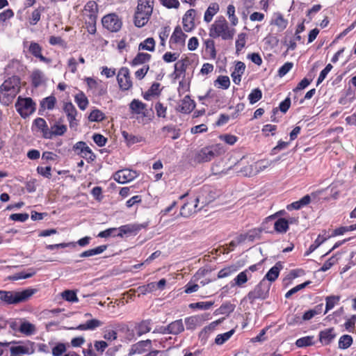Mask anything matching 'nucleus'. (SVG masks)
Instances as JSON below:
<instances>
[{
  "mask_svg": "<svg viewBox=\"0 0 356 356\" xmlns=\"http://www.w3.org/2000/svg\"><path fill=\"white\" fill-rule=\"evenodd\" d=\"M21 83L19 77L13 76L6 79L0 87V100L6 105L13 102L19 92Z\"/></svg>",
  "mask_w": 356,
  "mask_h": 356,
  "instance_id": "f257e3e1",
  "label": "nucleus"
},
{
  "mask_svg": "<svg viewBox=\"0 0 356 356\" xmlns=\"http://www.w3.org/2000/svg\"><path fill=\"white\" fill-rule=\"evenodd\" d=\"M153 4V0H138L137 10L135 14V22L148 20L152 13Z\"/></svg>",
  "mask_w": 356,
  "mask_h": 356,
  "instance_id": "f03ea898",
  "label": "nucleus"
},
{
  "mask_svg": "<svg viewBox=\"0 0 356 356\" xmlns=\"http://www.w3.org/2000/svg\"><path fill=\"white\" fill-rule=\"evenodd\" d=\"M234 29L228 24H213L210 29V35L213 38L222 37L224 40L232 38Z\"/></svg>",
  "mask_w": 356,
  "mask_h": 356,
  "instance_id": "7ed1b4c3",
  "label": "nucleus"
},
{
  "mask_svg": "<svg viewBox=\"0 0 356 356\" xmlns=\"http://www.w3.org/2000/svg\"><path fill=\"white\" fill-rule=\"evenodd\" d=\"M221 153V148L218 145L204 147L198 152L197 160L199 162H208L220 155Z\"/></svg>",
  "mask_w": 356,
  "mask_h": 356,
  "instance_id": "20e7f679",
  "label": "nucleus"
},
{
  "mask_svg": "<svg viewBox=\"0 0 356 356\" xmlns=\"http://www.w3.org/2000/svg\"><path fill=\"white\" fill-rule=\"evenodd\" d=\"M269 286H266V281L263 279L254 289L248 294V298L250 302L257 299H265L268 295Z\"/></svg>",
  "mask_w": 356,
  "mask_h": 356,
  "instance_id": "39448f33",
  "label": "nucleus"
},
{
  "mask_svg": "<svg viewBox=\"0 0 356 356\" xmlns=\"http://www.w3.org/2000/svg\"><path fill=\"white\" fill-rule=\"evenodd\" d=\"M22 301V291H6L0 290V302L5 305L17 304Z\"/></svg>",
  "mask_w": 356,
  "mask_h": 356,
  "instance_id": "423d86ee",
  "label": "nucleus"
},
{
  "mask_svg": "<svg viewBox=\"0 0 356 356\" xmlns=\"http://www.w3.org/2000/svg\"><path fill=\"white\" fill-rule=\"evenodd\" d=\"M138 176V173L130 169H122L117 171L114 175V179L120 184H126L134 180Z\"/></svg>",
  "mask_w": 356,
  "mask_h": 356,
  "instance_id": "0eeeda50",
  "label": "nucleus"
},
{
  "mask_svg": "<svg viewBox=\"0 0 356 356\" xmlns=\"http://www.w3.org/2000/svg\"><path fill=\"white\" fill-rule=\"evenodd\" d=\"M83 16L86 22H96L97 17V4L94 1H88L83 10Z\"/></svg>",
  "mask_w": 356,
  "mask_h": 356,
  "instance_id": "6e6552de",
  "label": "nucleus"
},
{
  "mask_svg": "<svg viewBox=\"0 0 356 356\" xmlns=\"http://www.w3.org/2000/svg\"><path fill=\"white\" fill-rule=\"evenodd\" d=\"M119 86L122 90H127L132 87L129 70L127 67H122L117 76Z\"/></svg>",
  "mask_w": 356,
  "mask_h": 356,
  "instance_id": "1a4fd4ad",
  "label": "nucleus"
},
{
  "mask_svg": "<svg viewBox=\"0 0 356 356\" xmlns=\"http://www.w3.org/2000/svg\"><path fill=\"white\" fill-rule=\"evenodd\" d=\"M73 149L76 152L77 154L87 160L94 161L95 159V155L85 142L79 141L76 143L74 145Z\"/></svg>",
  "mask_w": 356,
  "mask_h": 356,
  "instance_id": "9d476101",
  "label": "nucleus"
},
{
  "mask_svg": "<svg viewBox=\"0 0 356 356\" xmlns=\"http://www.w3.org/2000/svg\"><path fill=\"white\" fill-rule=\"evenodd\" d=\"M280 160V159H276L273 161H260L259 163H255L254 165H250L244 168V171L245 172V175L252 176L258 172L264 170L268 167L270 166L273 162H277Z\"/></svg>",
  "mask_w": 356,
  "mask_h": 356,
  "instance_id": "9b49d317",
  "label": "nucleus"
},
{
  "mask_svg": "<svg viewBox=\"0 0 356 356\" xmlns=\"http://www.w3.org/2000/svg\"><path fill=\"white\" fill-rule=\"evenodd\" d=\"M152 348V341L150 339L140 341L131 346L129 355H140Z\"/></svg>",
  "mask_w": 356,
  "mask_h": 356,
  "instance_id": "f8f14e48",
  "label": "nucleus"
},
{
  "mask_svg": "<svg viewBox=\"0 0 356 356\" xmlns=\"http://www.w3.org/2000/svg\"><path fill=\"white\" fill-rule=\"evenodd\" d=\"M66 131L67 126L57 122L49 129V131H46L45 138L51 139L55 136H63Z\"/></svg>",
  "mask_w": 356,
  "mask_h": 356,
  "instance_id": "ddd939ff",
  "label": "nucleus"
},
{
  "mask_svg": "<svg viewBox=\"0 0 356 356\" xmlns=\"http://www.w3.org/2000/svg\"><path fill=\"white\" fill-rule=\"evenodd\" d=\"M63 109L67 115L70 128L76 127L77 125L76 120L77 111L74 106L71 102H68L65 104Z\"/></svg>",
  "mask_w": 356,
  "mask_h": 356,
  "instance_id": "4468645a",
  "label": "nucleus"
},
{
  "mask_svg": "<svg viewBox=\"0 0 356 356\" xmlns=\"http://www.w3.org/2000/svg\"><path fill=\"white\" fill-rule=\"evenodd\" d=\"M195 107V102L188 95H186L181 101L177 110L183 113H190Z\"/></svg>",
  "mask_w": 356,
  "mask_h": 356,
  "instance_id": "2eb2a0df",
  "label": "nucleus"
},
{
  "mask_svg": "<svg viewBox=\"0 0 356 356\" xmlns=\"http://www.w3.org/2000/svg\"><path fill=\"white\" fill-rule=\"evenodd\" d=\"M186 38V35L182 31L181 27L177 26L171 35L170 43L177 46H183L185 43Z\"/></svg>",
  "mask_w": 356,
  "mask_h": 356,
  "instance_id": "dca6fc26",
  "label": "nucleus"
},
{
  "mask_svg": "<svg viewBox=\"0 0 356 356\" xmlns=\"http://www.w3.org/2000/svg\"><path fill=\"white\" fill-rule=\"evenodd\" d=\"M335 337L334 328H327L319 332V340L324 345L330 344Z\"/></svg>",
  "mask_w": 356,
  "mask_h": 356,
  "instance_id": "f3484780",
  "label": "nucleus"
},
{
  "mask_svg": "<svg viewBox=\"0 0 356 356\" xmlns=\"http://www.w3.org/2000/svg\"><path fill=\"white\" fill-rule=\"evenodd\" d=\"M152 321L150 319L143 320L134 326V330L138 337H140L151 331Z\"/></svg>",
  "mask_w": 356,
  "mask_h": 356,
  "instance_id": "a211bd4d",
  "label": "nucleus"
},
{
  "mask_svg": "<svg viewBox=\"0 0 356 356\" xmlns=\"http://www.w3.org/2000/svg\"><path fill=\"white\" fill-rule=\"evenodd\" d=\"M245 65L243 62L238 61L236 63L234 70L231 74V76L235 84L238 85L241 81V75L244 73Z\"/></svg>",
  "mask_w": 356,
  "mask_h": 356,
  "instance_id": "6ab92c4d",
  "label": "nucleus"
},
{
  "mask_svg": "<svg viewBox=\"0 0 356 356\" xmlns=\"http://www.w3.org/2000/svg\"><path fill=\"white\" fill-rule=\"evenodd\" d=\"M129 108L134 114H141L146 116L147 105L138 99H134L129 104Z\"/></svg>",
  "mask_w": 356,
  "mask_h": 356,
  "instance_id": "aec40b11",
  "label": "nucleus"
},
{
  "mask_svg": "<svg viewBox=\"0 0 356 356\" xmlns=\"http://www.w3.org/2000/svg\"><path fill=\"white\" fill-rule=\"evenodd\" d=\"M199 202V199L195 200V204L187 202L184 204L181 208L180 215L183 217H189L197 211V207Z\"/></svg>",
  "mask_w": 356,
  "mask_h": 356,
  "instance_id": "412c9836",
  "label": "nucleus"
},
{
  "mask_svg": "<svg viewBox=\"0 0 356 356\" xmlns=\"http://www.w3.org/2000/svg\"><path fill=\"white\" fill-rule=\"evenodd\" d=\"M103 323L97 319H91L86 321L85 323L79 325L75 329L79 330H95L96 328L100 327ZM70 329H74L71 327Z\"/></svg>",
  "mask_w": 356,
  "mask_h": 356,
  "instance_id": "4be33fe9",
  "label": "nucleus"
},
{
  "mask_svg": "<svg viewBox=\"0 0 356 356\" xmlns=\"http://www.w3.org/2000/svg\"><path fill=\"white\" fill-rule=\"evenodd\" d=\"M29 51L35 58H38L40 61L44 63L49 62L48 58L42 55V47L39 45V44L36 42H31L29 47Z\"/></svg>",
  "mask_w": 356,
  "mask_h": 356,
  "instance_id": "5701e85b",
  "label": "nucleus"
},
{
  "mask_svg": "<svg viewBox=\"0 0 356 356\" xmlns=\"http://www.w3.org/2000/svg\"><path fill=\"white\" fill-rule=\"evenodd\" d=\"M56 103V99L53 95L44 98L40 102L39 114L42 115L41 111H44L45 109L52 110L54 108Z\"/></svg>",
  "mask_w": 356,
  "mask_h": 356,
  "instance_id": "b1692460",
  "label": "nucleus"
},
{
  "mask_svg": "<svg viewBox=\"0 0 356 356\" xmlns=\"http://www.w3.org/2000/svg\"><path fill=\"white\" fill-rule=\"evenodd\" d=\"M169 334H178L184 330V326L181 319L175 321L170 323L168 326Z\"/></svg>",
  "mask_w": 356,
  "mask_h": 356,
  "instance_id": "393cba45",
  "label": "nucleus"
},
{
  "mask_svg": "<svg viewBox=\"0 0 356 356\" xmlns=\"http://www.w3.org/2000/svg\"><path fill=\"white\" fill-rule=\"evenodd\" d=\"M250 277L248 275V271H242L241 272L232 282H231V286L232 287L234 286H239L241 287L243 286L244 284H245L248 280Z\"/></svg>",
  "mask_w": 356,
  "mask_h": 356,
  "instance_id": "a878e982",
  "label": "nucleus"
},
{
  "mask_svg": "<svg viewBox=\"0 0 356 356\" xmlns=\"http://www.w3.org/2000/svg\"><path fill=\"white\" fill-rule=\"evenodd\" d=\"M36 109V104L30 97L24 98V118L33 114Z\"/></svg>",
  "mask_w": 356,
  "mask_h": 356,
  "instance_id": "bb28decb",
  "label": "nucleus"
},
{
  "mask_svg": "<svg viewBox=\"0 0 356 356\" xmlns=\"http://www.w3.org/2000/svg\"><path fill=\"white\" fill-rule=\"evenodd\" d=\"M144 227L142 225H126L119 227L120 233L118 236H122L124 234L136 232Z\"/></svg>",
  "mask_w": 356,
  "mask_h": 356,
  "instance_id": "cd10ccee",
  "label": "nucleus"
},
{
  "mask_svg": "<svg viewBox=\"0 0 356 356\" xmlns=\"http://www.w3.org/2000/svg\"><path fill=\"white\" fill-rule=\"evenodd\" d=\"M311 201L310 196L309 195H305L300 200L294 202L286 207L288 210L292 209H300L305 205H307Z\"/></svg>",
  "mask_w": 356,
  "mask_h": 356,
  "instance_id": "c85d7f7f",
  "label": "nucleus"
},
{
  "mask_svg": "<svg viewBox=\"0 0 356 356\" xmlns=\"http://www.w3.org/2000/svg\"><path fill=\"white\" fill-rule=\"evenodd\" d=\"M282 265L280 263H277L268 270L264 279H266L270 282H274L278 277Z\"/></svg>",
  "mask_w": 356,
  "mask_h": 356,
  "instance_id": "c756f323",
  "label": "nucleus"
},
{
  "mask_svg": "<svg viewBox=\"0 0 356 356\" xmlns=\"http://www.w3.org/2000/svg\"><path fill=\"white\" fill-rule=\"evenodd\" d=\"M37 129L40 131L42 136L45 138V132L46 131H49V128L46 121L42 118H37L33 120V129Z\"/></svg>",
  "mask_w": 356,
  "mask_h": 356,
  "instance_id": "7c9ffc66",
  "label": "nucleus"
},
{
  "mask_svg": "<svg viewBox=\"0 0 356 356\" xmlns=\"http://www.w3.org/2000/svg\"><path fill=\"white\" fill-rule=\"evenodd\" d=\"M274 229L278 233H286L289 229V221L285 218H279L274 224Z\"/></svg>",
  "mask_w": 356,
  "mask_h": 356,
  "instance_id": "2f4dec72",
  "label": "nucleus"
},
{
  "mask_svg": "<svg viewBox=\"0 0 356 356\" xmlns=\"http://www.w3.org/2000/svg\"><path fill=\"white\" fill-rule=\"evenodd\" d=\"M122 136L128 145L142 142L144 140L142 136L129 134L126 131H122Z\"/></svg>",
  "mask_w": 356,
  "mask_h": 356,
  "instance_id": "473e14b6",
  "label": "nucleus"
},
{
  "mask_svg": "<svg viewBox=\"0 0 356 356\" xmlns=\"http://www.w3.org/2000/svg\"><path fill=\"white\" fill-rule=\"evenodd\" d=\"M151 58V55L147 53H138L133 59L131 64L132 66L142 65L148 62Z\"/></svg>",
  "mask_w": 356,
  "mask_h": 356,
  "instance_id": "72a5a7b5",
  "label": "nucleus"
},
{
  "mask_svg": "<svg viewBox=\"0 0 356 356\" xmlns=\"http://www.w3.org/2000/svg\"><path fill=\"white\" fill-rule=\"evenodd\" d=\"M10 327L13 334L19 336L22 333V318H16L10 322Z\"/></svg>",
  "mask_w": 356,
  "mask_h": 356,
  "instance_id": "f704fd0d",
  "label": "nucleus"
},
{
  "mask_svg": "<svg viewBox=\"0 0 356 356\" xmlns=\"http://www.w3.org/2000/svg\"><path fill=\"white\" fill-rule=\"evenodd\" d=\"M314 336H307L302 338L298 339L296 341V345L299 348L307 347L309 346L314 345Z\"/></svg>",
  "mask_w": 356,
  "mask_h": 356,
  "instance_id": "c9c22d12",
  "label": "nucleus"
},
{
  "mask_svg": "<svg viewBox=\"0 0 356 356\" xmlns=\"http://www.w3.org/2000/svg\"><path fill=\"white\" fill-rule=\"evenodd\" d=\"M155 49V41L153 38H148L138 46L139 50L153 51Z\"/></svg>",
  "mask_w": 356,
  "mask_h": 356,
  "instance_id": "e433bc0d",
  "label": "nucleus"
},
{
  "mask_svg": "<svg viewBox=\"0 0 356 356\" xmlns=\"http://www.w3.org/2000/svg\"><path fill=\"white\" fill-rule=\"evenodd\" d=\"M75 102L81 110H85L88 104V100L83 92H81L75 95Z\"/></svg>",
  "mask_w": 356,
  "mask_h": 356,
  "instance_id": "4c0bfd02",
  "label": "nucleus"
},
{
  "mask_svg": "<svg viewBox=\"0 0 356 356\" xmlns=\"http://www.w3.org/2000/svg\"><path fill=\"white\" fill-rule=\"evenodd\" d=\"M235 330L232 329L225 333L218 334L215 339V343L217 345H222L231 338Z\"/></svg>",
  "mask_w": 356,
  "mask_h": 356,
  "instance_id": "58836bf2",
  "label": "nucleus"
},
{
  "mask_svg": "<svg viewBox=\"0 0 356 356\" xmlns=\"http://www.w3.org/2000/svg\"><path fill=\"white\" fill-rule=\"evenodd\" d=\"M323 305H318L314 309L307 311L302 316L303 321H308L316 315L320 314L322 311Z\"/></svg>",
  "mask_w": 356,
  "mask_h": 356,
  "instance_id": "ea45409f",
  "label": "nucleus"
},
{
  "mask_svg": "<svg viewBox=\"0 0 356 356\" xmlns=\"http://www.w3.org/2000/svg\"><path fill=\"white\" fill-rule=\"evenodd\" d=\"M353 343V338L350 335L344 334L339 340V348L340 349H346Z\"/></svg>",
  "mask_w": 356,
  "mask_h": 356,
  "instance_id": "a19ab883",
  "label": "nucleus"
},
{
  "mask_svg": "<svg viewBox=\"0 0 356 356\" xmlns=\"http://www.w3.org/2000/svg\"><path fill=\"white\" fill-rule=\"evenodd\" d=\"M36 332L37 327L35 324L24 320V335L31 336L35 334Z\"/></svg>",
  "mask_w": 356,
  "mask_h": 356,
  "instance_id": "79ce46f5",
  "label": "nucleus"
},
{
  "mask_svg": "<svg viewBox=\"0 0 356 356\" xmlns=\"http://www.w3.org/2000/svg\"><path fill=\"white\" fill-rule=\"evenodd\" d=\"M219 6L217 3H213L209 6L204 14V20L207 22L212 19V17L217 13Z\"/></svg>",
  "mask_w": 356,
  "mask_h": 356,
  "instance_id": "37998d69",
  "label": "nucleus"
},
{
  "mask_svg": "<svg viewBox=\"0 0 356 356\" xmlns=\"http://www.w3.org/2000/svg\"><path fill=\"white\" fill-rule=\"evenodd\" d=\"M215 86L222 89H227L230 86L229 78L227 76H219L215 81Z\"/></svg>",
  "mask_w": 356,
  "mask_h": 356,
  "instance_id": "c03bdc74",
  "label": "nucleus"
},
{
  "mask_svg": "<svg viewBox=\"0 0 356 356\" xmlns=\"http://www.w3.org/2000/svg\"><path fill=\"white\" fill-rule=\"evenodd\" d=\"M67 350L66 345L63 343H56L51 347L53 356H61Z\"/></svg>",
  "mask_w": 356,
  "mask_h": 356,
  "instance_id": "a18cd8bd",
  "label": "nucleus"
},
{
  "mask_svg": "<svg viewBox=\"0 0 356 356\" xmlns=\"http://www.w3.org/2000/svg\"><path fill=\"white\" fill-rule=\"evenodd\" d=\"M104 118V114L99 109L93 110L88 116V119L91 122H100Z\"/></svg>",
  "mask_w": 356,
  "mask_h": 356,
  "instance_id": "49530a36",
  "label": "nucleus"
},
{
  "mask_svg": "<svg viewBox=\"0 0 356 356\" xmlns=\"http://www.w3.org/2000/svg\"><path fill=\"white\" fill-rule=\"evenodd\" d=\"M262 92L260 89L256 88L253 90L248 95V99L251 104H254L261 99Z\"/></svg>",
  "mask_w": 356,
  "mask_h": 356,
  "instance_id": "de8ad7c7",
  "label": "nucleus"
},
{
  "mask_svg": "<svg viewBox=\"0 0 356 356\" xmlns=\"http://www.w3.org/2000/svg\"><path fill=\"white\" fill-rule=\"evenodd\" d=\"M200 322L197 316H190L185 318V324L188 330H194Z\"/></svg>",
  "mask_w": 356,
  "mask_h": 356,
  "instance_id": "09e8293b",
  "label": "nucleus"
},
{
  "mask_svg": "<svg viewBox=\"0 0 356 356\" xmlns=\"http://www.w3.org/2000/svg\"><path fill=\"white\" fill-rule=\"evenodd\" d=\"M339 296H327L326 298V306H325V313L329 310L332 309L334 305L339 301Z\"/></svg>",
  "mask_w": 356,
  "mask_h": 356,
  "instance_id": "8fccbe9b",
  "label": "nucleus"
},
{
  "mask_svg": "<svg viewBox=\"0 0 356 356\" xmlns=\"http://www.w3.org/2000/svg\"><path fill=\"white\" fill-rule=\"evenodd\" d=\"M31 77L33 84L34 85V86L38 87L42 82L43 74L40 70H35L33 72Z\"/></svg>",
  "mask_w": 356,
  "mask_h": 356,
  "instance_id": "3c124183",
  "label": "nucleus"
},
{
  "mask_svg": "<svg viewBox=\"0 0 356 356\" xmlns=\"http://www.w3.org/2000/svg\"><path fill=\"white\" fill-rule=\"evenodd\" d=\"M236 271V268L234 266H228L221 269L218 273V278H224L231 275Z\"/></svg>",
  "mask_w": 356,
  "mask_h": 356,
  "instance_id": "603ef678",
  "label": "nucleus"
},
{
  "mask_svg": "<svg viewBox=\"0 0 356 356\" xmlns=\"http://www.w3.org/2000/svg\"><path fill=\"white\" fill-rule=\"evenodd\" d=\"M156 290V282H150L138 288V291L142 294H147Z\"/></svg>",
  "mask_w": 356,
  "mask_h": 356,
  "instance_id": "864d4df0",
  "label": "nucleus"
},
{
  "mask_svg": "<svg viewBox=\"0 0 356 356\" xmlns=\"http://www.w3.org/2000/svg\"><path fill=\"white\" fill-rule=\"evenodd\" d=\"M62 297L63 299H65V300L69 301V302H74L78 301L76 294L73 291H70V290L64 291L62 293Z\"/></svg>",
  "mask_w": 356,
  "mask_h": 356,
  "instance_id": "5fc2aeb1",
  "label": "nucleus"
},
{
  "mask_svg": "<svg viewBox=\"0 0 356 356\" xmlns=\"http://www.w3.org/2000/svg\"><path fill=\"white\" fill-rule=\"evenodd\" d=\"M245 38L246 35L245 33H241L238 35L237 40L236 41V49L237 53L241 51L245 47L246 42Z\"/></svg>",
  "mask_w": 356,
  "mask_h": 356,
  "instance_id": "6e6d98bb",
  "label": "nucleus"
},
{
  "mask_svg": "<svg viewBox=\"0 0 356 356\" xmlns=\"http://www.w3.org/2000/svg\"><path fill=\"white\" fill-rule=\"evenodd\" d=\"M206 51L209 53L211 58H215L216 56L214 42L211 40L205 41Z\"/></svg>",
  "mask_w": 356,
  "mask_h": 356,
  "instance_id": "4d7b16f0",
  "label": "nucleus"
},
{
  "mask_svg": "<svg viewBox=\"0 0 356 356\" xmlns=\"http://www.w3.org/2000/svg\"><path fill=\"white\" fill-rule=\"evenodd\" d=\"M106 248H107V245H99L98 247H96L95 248L88 250L86 251L88 252V257H92V256H95V255H97V254H102V252H104L106 250Z\"/></svg>",
  "mask_w": 356,
  "mask_h": 356,
  "instance_id": "13d9d810",
  "label": "nucleus"
},
{
  "mask_svg": "<svg viewBox=\"0 0 356 356\" xmlns=\"http://www.w3.org/2000/svg\"><path fill=\"white\" fill-rule=\"evenodd\" d=\"M261 233V230L260 229H254L252 230H250L248 232H247V237L248 241H254L256 238H259L260 237Z\"/></svg>",
  "mask_w": 356,
  "mask_h": 356,
  "instance_id": "bf43d9fd",
  "label": "nucleus"
},
{
  "mask_svg": "<svg viewBox=\"0 0 356 356\" xmlns=\"http://www.w3.org/2000/svg\"><path fill=\"white\" fill-rule=\"evenodd\" d=\"M337 261V259L335 257H330L327 260L319 269L320 271L325 272L329 270L334 264Z\"/></svg>",
  "mask_w": 356,
  "mask_h": 356,
  "instance_id": "052dcab7",
  "label": "nucleus"
},
{
  "mask_svg": "<svg viewBox=\"0 0 356 356\" xmlns=\"http://www.w3.org/2000/svg\"><path fill=\"white\" fill-rule=\"evenodd\" d=\"M155 110L158 117L165 118L167 107L164 106L163 104L161 102L156 103L155 105Z\"/></svg>",
  "mask_w": 356,
  "mask_h": 356,
  "instance_id": "680f3d73",
  "label": "nucleus"
},
{
  "mask_svg": "<svg viewBox=\"0 0 356 356\" xmlns=\"http://www.w3.org/2000/svg\"><path fill=\"white\" fill-rule=\"evenodd\" d=\"M103 337L104 339L107 341H114L118 337V333L116 331L113 330H105L104 331V335Z\"/></svg>",
  "mask_w": 356,
  "mask_h": 356,
  "instance_id": "e2e57ef3",
  "label": "nucleus"
},
{
  "mask_svg": "<svg viewBox=\"0 0 356 356\" xmlns=\"http://www.w3.org/2000/svg\"><path fill=\"white\" fill-rule=\"evenodd\" d=\"M92 139L94 142L99 146L103 147L106 145L107 138H105L103 135L99 134H95L92 136Z\"/></svg>",
  "mask_w": 356,
  "mask_h": 356,
  "instance_id": "0e129e2a",
  "label": "nucleus"
},
{
  "mask_svg": "<svg viewBox=\"0 0 356 356\" xmlns=\"http://www.w3.org/2000/svg\"><path fill=\"white\" fill-rule=\"evenodd\" d=\"M332 69V65L331 64H327L326 67L321 72L317 80V85L321 83L327 76V74Z\"/></svg>",
  "mask_w": 356,
  "mask_h": 356,
  "instance_id": "69168bd1",
  "label": "nucleus"
},
{
  "mask_svg": "<svg viewBox=\"0 0 356 356\" xmlns=\"http://www.w3.org/2000/svg\"><path fill=\"white\" fill-rule=\"evenodd\" d=\"M213 305V302H199L194 304H191V307L193 308L195 307L200 309L207 310L210 309Z\"/></svg>",
  "mask_w": 356,
  "mask_h": 356,
  "instance_id": "338daca9",
  "label": "nucleus"
},
{
  "mask_svg": "<svg viewBox=\"0 0 356 356\" xmlns=\"http://www.w3.org/2000/svg\"><path fill=\"white\" fill-rule=\"evenodd\" d=\"M293 64L291 62H287L284 63L278 71V74L280 76H284L293 67Z\"/></svg>",
  "mask_w": 356,
  "mask_h": 356,
  "instance_id": "774afa93",
  "label": "nucleus"
}]
</instances>
